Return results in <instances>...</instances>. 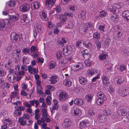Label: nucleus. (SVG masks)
<instances>
[{
	"label": "nucleus",
	"mask_w": 129,
	"mask_h": 129,
	"mask_svg": "<svg viewBox=\"0 0 129 129\" xmlns=\"http://www.w3.org/2000/svg\"><path fill=\"white\" fill-rule=\"evenodd\" d=\"M93 26L92 24L90 22L84 23L81 26L80 31L82 34H84L87 30L88 28H90Z\"/></svg>",
	"instance_id": "nucleus-1"
},
{
	"label": "nucleus",
	"mask_w": 129,
	"mask_h": 129,
	"mask_svg": "<svg viewBox=\"0 0 129 129\" xmlns=\"http://www.w3.org/2000/svg\"><path fill=\"white\" fill-rule=\"evenodd\" d=\"M16 74L14 73L11 72L8 76V80L12 83L16 81Z\"/></svg>",
	"instance_id": "nucleus-2"
},
{
	"label": "nucleus",
	"mask_w": 129,
	"mask_h": 129,
	"mask_svg": "<svg viewBox=\"0 0 129 129\" xmlns=\"http://www.w3.org/2000/svg\"><path fill=\"white\" fill-rule=\"evenodd\" d=\"M17 109L15 110L14 112V114L16 116H20L21 114V111H23L25 109V108L23 107L20 106H18L17 107H15V108Z\"/></svg>",
	"instance_id": "nucleus-3"
},
{
	"label": "nucleus",
	"mask_w": 129,
	"mask_h": 129,
	"mask_svg": "<svg viewBox=\"0 0 129 129\" xmlns=\"http://www.w3.org/2000/svg\"><path fill=\"white\" fill-rule=\"evenodd\" d=\"M119 93L122 96L128 95L129 94V88L127 87L123 88L120 90Z\"/></svg>",
	"instance_id": "nucleus-4"
},
{
	"label": "nucleus",
	"mask_w": 129,
	"mask_h": 129,
	"mask_svg": "<svg viewBox=\"0 0 129 129\" xmlns=\"http://www.w3.org/2000/svg\"><path fill=\"white\" fill-rule=\"evenodd\" d=\"M59 97L60 101H64L68 99V95L65 91H63L60 93Z\"/></svg>",
	"instance_id": "nucleus-5"
},
{
	"label": "nucleus",
	"mask_w": 129,
	"mask_h": 129,
	"mask_svg": "<svg viewBox=\"0 0 129 129\" xmlns=\"http://www.w3.org/2000/svg\"><path fill=\"white\" fill-rule=\"evenodd\" d=\"M56 0H46L45 4L48 8H50L55 4Z\"/></svg>",
	"instance_id": "nucleus-6"
},
{
	"label": "nucleus",
	"mask_w": 129,
	"mask_h": 129,
	"mask_svg": "<svg viewBox=\"0 0 129 129\" xmlns=\"http://www.w3.org/2000/svg\"><path fill=\"white\" fill-rule=\"evenodd\" d=\"M30 8L29 5L26 3H24L21 6L20 10L22 12H26Z\"/></svg>",
	"instance_id": "nucleus-7"
},
{
	"label": "nucleus",
	"mask_w": 129,
	"mask_h": 129,
	"mask_svg": "<svg viewBox=\"0 0 129 129\" xmlns=\"http://www.w3.org/2000/svg\"><path fill=\"white\" fill-rule=\"evenodd\" d=\"M124 78L123 77H119L116 78L114 80L115 83L116 84H120L124 82Z\"/></svg>",
	"instance_id": "nucleus-8"
},
{
	"label": "nucleus",
	"mask_w": 129,
	"mask_h": 129,
	"mask_svg": "<svg viewBox=\"0 0 129 129\" xmlns=\"http://www.w3.org/2000/svg\"><path fill=\"white\" fill-rule=\"evenodd\" d=\"M120 109L119 111L122 116H124L126 115L127 110L128 109V108L127 107L125 106H121L120 107Z\"/></svg>",
	"instance_id": "nucleus-9"
},
{
	"label": "nucleus",
	"mask_w": 129,
	"mask_h": 129,
	"mask_svg": "<svg viewBox=\"0 0 129 129\" xmlns=\"http://www.w3.org/2000/svg\"><path fill=\"white\" fill-rule=\"evenodd\" d=\"M28 70L31 74H34L38 72V70L37 69H35L33 68L31 66H29L28 67Z\"/></svg>",
	"instance_id": "nucleus-10"
},
{
	"label": "nucleus",
	"mask_w": 129,
	"mask_h": 129,
	"mask_svg": "<svg viewBox=\"0 0 129 129\" xmlns=\"http://www.w3.org/2000/svg\"><path fill=\"white\" fill-rule=\"evenodd\" d=\"M10 37L12 40L15 41H18L19 40L18 36L16 33H14L11 34Z\"/></svg>",
	"instance_id": "nucleus-11"
},
{
	"label": "nucleus",
	"mask_w": 129,
	"mask_h": 129,
	"mask_svg": "<svg viewBox=\"0 0 129 129\" xmlns=\"http://www.w3.org/2000/svg\"><path fill=\"white\" fill-rule=\"evenodd\" d=\"M71 124L69 120L68 119H65L62 124V126L64 128L70 127Z\"/></svg>",
	"instance_id": "nucleus-12"
},
{
	"label": "nucleus",
	"mask_w": 129,
	"mask_h": 129,
	"mask_svg": "<svg viewBox=\"0 0 129 129\" xmlns=\"http://www.w3.org/2000/svg\"><path fill=\"white\" fill-rule=\"evenodd\" d=\"M19 17V15L18 14H16L14 15L9 16V19L12 20L13 21H15L18 20Z\"/></svg>",
	"instance_id": "nucleus-13"
},
{
	"label": "nucleus",
	"mask_w": 129,
	"mask_h": 129,
	"mask_svg": "<svg viewBox=\"0 0 129 129\" xmlns=\"http://www.w3.org/2000/svg\"><path fill=\"white\" fill-rule=\"evenodd\" d=\"M85 12L83 10L80 11L78 13V17L83 19H85Z\"/></svg>",
	"instance_id": "nucleus-14"
},
{
	"label": "nucleus",
	"mask_w": 129,
	"mask_h": 129,
	"mask_svg": "<svg viewBox=\"0 0 129 129\" xmlns=\"http://www.w3.org/2000/svg\"><path fill=\"white\" fill-rule=\"evenodd\" d=\"M67 43L65 38H63L61 39H59L58 41V44L61 46H63L64 44Z\"/></svg>",
	"instance_id": "nucleus-15"
},
{
	"label": "nucleus",
	"mask_w": 129,
	"mask_h": 129,
	"mask_svg": "<svg viewBox=\"0 0 129 129\" xmlns=\"http://www.w3.org/2000/svg\"><path fill=\"white\" fill-rule=\"evenodd\" d=\"M27 67L25 65H23L21 67V70H19L18 72V74H21L22 75H23L24 73V71L27 70Z\"/></svg>",
	"instance_id": "nucleus-16"
},
{
	"label": "nucleus",
	"mask_w": 129,
	"mask_h": 129,
	"mask_svg": "<svg viewBox=\"0 0 129 129\" xmlns=\"http://www.w3.org/2000/svg\"><path fill=\"white\" fill-rule=\"evenodd\" d=\"M98 119L100 122L103 123L105 122L107 119L105 115H101L99 116Z\"/></svg>",
	"instance_id": "nucleus-17"
},
{
	"label": "nucleus",
	"mask_w": 129,
	"mask_h": 129,
	"mask_svg": "<svg viewBox=\"0 0 129 129\" xmlns=\"http://www.w3.org/2000/svg\"><path fill=\"white\" fill-rule=\"evenodd\" d=\"M63 84L68 87H70L72 85V82L70 79L66 78L64 80Z\"/></svg>",
	"instance_id": "nucleus-18"
},
{
	"label": "nucleus",
	"mask_w": 129,
	"mask_h": 129,
	"mask_svg": "<svg viewBox=\"0 0 129 129\" xmlns=\"http://www.w3.org/2000/svg\"><path fill=\"white\" fill-rule=\"evenodd\" d=\"M74 103L80 106L82 105L83 103V100L80 99H76L74 101Z\"/></svg>",
	"instance_id": "nucleus-19"
},
{
	"label": "nucleus",
	"mask_w": 129,
	"mask_h": 129,
	"mask_svg": "<svg viewBox=\"0 0 129 129\" xmlns=\"http://www.w3.org/2000/svg\"><path fill=\"white\" fill-rule=\"evenodd\" d=\"M97 95L99 98H101L104 101L106 100L107 98L104 95V93L100 92H99L97 94Z\"/></svg>",
	"instance_id": "nucleus-20"
},
{
	"label": "nucleus",
	"mask_w": 129,
	"mask_h": 129,
	"mask_svg": "<svg viewBox=\"0 0 129 129\" xmlns=\"http://www.w3.org/2000/svg\"><path fill=\"white\" fill-rule=\"evenodd\" d=\"M18 121L20 124L24 126L26 123V120L23 117H21L19 118Z\"/></svg>",
	"instance_id": "nucleus-21"
},
{
	"label": "nucleus",
	"mask_w": 129,
	"mask_h": 129,
	"mask_svg": "<svg viewBox=\"0 0 129 129\" xmlns=\"http://www.w3.org/2000/svg\"><path fill=\"white\" fill-rule=\"evenodd\" d=\"M79 81L80 83L82 85H85L86 83L87 82L85 79L83 77H80Z\"/></svg>",
	"instance_id": "nucleus-22"
},
{
	"label": "nucleus",
	"mask_w": 129,
	"mask_h": 129,
	"mask_svg": "<svg viewBox=\"0 0 129 129\" xmlns=\"http://www.w3.org/2000/svg\"><path fill=\"white\" fill-rule=\"evenodd\" d=\"M57 76H52L50 78V81H51V82L52 84H54L56 83L57 81Z\"/></svg>",
	"instance_id": "nucleus-23"
},
{
	"label": "nucleus",
	"mask_w": 129,
	"mask_h": 129,
	"mask_svg": "<svg viewBox=\"0 0 129 129\" xmlns=\"http://www.w3.org/2000/svg\"><path fill=\"white\" fill-rule=\"evenodd\" d=\"M20 51L19 50H16L13 52V55L14 56V58L18 57L19 55V53Z\"/></svg>",
	"instance_id": "nucleus-24"
},
{
	"label": "nucleus",
	"mask_w": 129,
	"mask_h": 129,
	"mask_svg": "<svg viewBox=\"0 0 129 129\" xmlns=\"http://www.w3.org/2000/svg\"><path fill=\"white\" fill-rule=\"evenodd\" d=\"M40 15L42 19L43 20H45V19L47 17L46 12L45 11H42L40 13Z\"/></svg>",
	"instance_id": "nucleus-25"
},
{
	"label": "nucleus",
	"mask_w": 129,
	"mask_h": 129,
	"mask_svg": "<svg viewBox=\"0 0 129 129\" xmlns=\"http://www.w3.org/2000/svg\"><path fill=\"white\" fill-rule=\"evenodd\" d=\"M74 114L76 115L79 116L81 114V112L80 110L77 108H74L73 109Z\"/></svg>",
	"instance_id": "nucleus-26"
},
{
	"label": "nucleus",
	"mask_w": 129,
	"mask_h": 129,
	"mask_svg": "<svg viewBox=\"0 0 129 129\" xmlns=\"http://www.w3.org/2000/svg\"><path fill=\"white\" fill-rule=\"evenodd\" d=\"M5 27V23L4 20H2L0 21V29L1 30H4L5 29H4Z\"/></svg>",
	"instance_id": "nucleus-27"
},
{
	"label": "nucleus",
	"mask_w": 129,
	"mask_h": 129,
	"mask_svg": "<svg viewBox=\"0 0 129 129\" xmlns=\"http://www.w3.org/2000/svg\"><path fill=\"white\" fill-rule=\"evenodd\" d=\"M105 115L109 116L111 114V112L110 110L108 109H106L104 111Z\"/></svg>",
	"instance_id": "nucleus-28"
},
{
	"label": "nucleus",
	"mask_w": 129,
	"mask_h": 129,
	"mask_svg": "<svg viewBox=\"0 0 129 129\" xmlns=\"http://www.w3.org/2000/svg\"><path fill=\"white\" fill-rule=\"evenodd\" d=\"M123 17L125 19L129 15V11L128 10H125L124 11L122 14Z\"/></svg>",
	"instance_id": "nucleus-29"
},
{
	"label": "nucleus",
	"mask_w": 129,
	"mask_h": 129,
	"mask_svg": "<svg viewBox=\"0 0 129 129\" xmlns=\"http://www.w3.org/2000/svg\"><path fill=\"white\" fill-rule=\"evenodd\" d=\"M86 126V123L85 121H82L80 123V126L81 128H83L85 127Z\"/></svg>",
	"instance_id": "nucleus-30"
},
{
	"label": "nucleus",
	"mask_w": 129,
	"mask_h": 129,
	"mask_svg": "<svg viewBox=\"0 0 129 129\" xmlns=\"http://www.w3.org/2000/svg\"><path fill=\"white\" fill-rule=\"evenodd\" d=\"M59 18L61 21L63 22L66 20V16L65 15H61L60 16Z\"/></svg>",
	"instance_id": "nucleus-31"
},
{
	"label": "nucleus",
	"mask_w": 129,
	"mask_h": 129,
	"mask_svg": "<svg viewBox=\"0 0 129 129\" xmlns=\"http://www.w3.org/2000/svg\"><path fill=\"white\" fill-rule=\"evenodd\" d=\"M108 80V78L105 76H103L102 77V80L103 83V84L104 85H106L107 80Z\"/></svg>",
	"instance_id": "nucleus-32"
},
{
	"label": "nucleus",
	"mask_w": 129,
	"mask_h": 129,
	"mask_svg": "<svg viewBox=\"0 0 129 129\" xmlns=\"http://www.w3.org/2000/svg\"><path fill=\"white\" fill-rule=\"evenodd\" d=\"M29 103L31 105H34L35 104L36 105V107L38 106L39 103V102L38 101L34 100L30 101Z\"/></svg>",
	"instance_id": "nucleus-33"
},
{
	"label": "nucleus",
	"mask_w": 129,
	"mask_h": 129,
	"mask_svg": "<svg viewBox=\"0 0 129 129\" xmlns=\"http://www.w3.org/2000/svg\"><path fill=\"white\" fill-rule=\"evenodd\" d=\"M33 6L34 9H36L38 8L40 6L39 3L37 2H35L33 3Z\"/></svg>",
	"instance_id": "nucleus-34"
},
{
	"label": "nucleus",
	"mask_w": 129,
	"mask_h": 129,
	"mask_svg": "<svg viewBox=\"0 0 129 129\" xmlns=\"http://www.w3.org/2000/svg\"><path fill=\"white\" fill-rule=\"evenodd\" d=\"M69 59L68 58H64L62 60H61L60 63V64L64 65L67 63L69 61Z\"/></svg>",
	"instance_id": "nucleus-35"
},
{
	"label": "nucleus",
	"mask_w": 129,
	"mask_h": 129,
	"mask_svg": "<svg viewBox=\"0 0 129 129\" xmlns=\"http://www.w3.org/2000/svg\"><path fill=\"white\" fill-rule=\"evenodd\" d=\"M104 100L100 98H98L97 99L96 103L98 105H100L102 104L103 103Z\"/></svg>",
	"instance_id": "nucleus-36"
},
{
	"label": "nucleus",
	"mask_w": 129,
	"mask_h": 129,
	"mask_svg": "<svg viewBox=\"0 0 129 129\" xmlns=\"http://www.w3.org/2000/svg\"><path fill=\"white\" fill-rule=\"evenodd\" d=\"M6 74V72L3 69L0 67V75L2 77H4Z\"/></svg>",
	"instance_id": "nucleus-37"
},
{
	"label": "nucleus",
	"mask_w": 129,
	"mask_h": 129,
	"mask_svg": "<svg viewBox=\"0 0 129 129\" xmlns=\"http://www.w3.org/2000/svg\"><path fill=\"white\" fill-rule=\"evenodd\" d=\"M67 51L66 52H67V53H66V54H67V53H68V54H70L72 52V48L70 46H68L66 48Z\"/></svg>",
	"instance_id": "nucleus-38"
},
{
	"label": "nucleus",
	"mask_w": 129,
	"mask_h": 129,
	"mask_svg": "<svg viewBox=\"0 0 129 129\" xmlns=\"http://www.w3.org/2000/svg\"><path fill=\"white\" fill-rule=\"evenodd\" d=\"M41 86H37V92L39 93L40 95H43V92L41 91Z\"/></svg>",
	"instance_id": "nucleus-39"
},
{
	"label": "nucleus",
	"mask_w": 129,
	"mask_h": 129,
	"mask_svg": "<svg viewBox=\"0 0 129 129\" xmlns=\"http://www.w3.org/2000/svg\"><path fill=\"white\" fill-rule=\"evenodd\" d=\"M93 96L90 94H88L86 96V100L88 102H90L92 100Z\"/></svg>",
	"instance_id": "nucleus-40"
},
{
	"label": "nucleus",
	"mask_w": 129,
	"mask_h": 129,
	"mask_svg": "<svg viewBox=\"0 0 129 129\" xmlns=\"http://www.w3.org/2000/svg\"><path fill=\"white\" fill-rule=\"evenodd\" d=\"M84 62L87 66L89 67L91 66V61L90 59H88L86 60Z\"/></svg>",
	"instance_id": "nucleus-41"
},
{
	"label": "nucleus",
	"mask_w": 129,
	"mask_h": 129,
	"mask_svg": "<svg viewBox=\"0 0 129 129\" xmlns=\"http://www.w3.org/2000/svg\"><path fill=\"white\" fill-rule=\"evenodd\" d=\"M23 62L24 64H28L29 62V60L26 57H23Z\"/></svg>",
	"instance_id": "nucleus-42"
},
{
	"label": "nucleus",
	"mask_w": 129,
	"mask_h": 129,
	"mask_svg": "<svg viewBox=\"0 0 129 129\" xmlns=\"http://www.w3.org/2000/svg\"><path fill=\"white\" fill-rule=\"evenodd\" d=\"M80 64L77 65L75 66H74V68L73 69L74 71H76L78 70H79L81 69L82 68V67H80Z\"/></svg>",
	"instance_id": "nucleus-43"
},
{
	"label": "nucleus",
	"mask_w": 129,
	"mask_h": 129,
	"mask_svg": "<svg viewBox=\"0 0 129 129\" xmlns=\"http://www.w3.org/2000/svg\"><path fill=\"white\" fill-rule=\"evenodd\" d=\"M62 54L60 51H58L56 53L57 58V59H59L61 58Z\"/></svg>",
	"instance_id": "nucleus-44"
},
{
	"label": "nucleus",
	"mask_w": 129,
	"mask_h": 129,
	"mask_svg": "<svg viewBox=\"0 0 129 129\" xmlns=\"http://www.w3.org/2000/svg\"><path fill=\"white\" fill-rule=\"evenodd\" d=\"M95 112L94 109L92 108L89 110L88 112V114L91 116H93L95 114Z\"/></svg>",
	"instance_id": "nucleus-45"
},
{
	"label": "nucleus",
	"mask_w": 129,
	"mask_h": 129,
	"mask_svg": "<svg viewBox=\"0 0 129 129\" xmlns=\"http://www.w3.org/2000/svg\"><path fill=\"white\" fill-rule=\"evenodd\" d=\"M12 61L11 59H9L8 60L7 63L5 65V67H6V66H7L8 68H9L8 67H11L12 66Z\"/></svg>",
	"instance_id": "nucleus-46"
},
{
	"label": "nucleus",
	"mask_w": 129,
	"mask_h": 129,
	"mask_svg": "<svg viewBox=\"0 0 129 129\" xmlns=\"http://www.w3.org/2000/svg\"><path fill=\"white\" fill-rule=\"evenodd\" d=\"M52 100V98L49 96H48L46 99V101L47 104L49 105H50L51 104L50 101Z\"/></svg>",
	"instance_id": "nucleus-47"
},
{
	"label": "nucleus",
	"mask_w": 129,
	"mask_h": 129,
	"mask_svg": "<svg viewBox=\"0 0 129 129\" xmlns=\"http://www.w3.org/2000/svg\"><path fill=\"white\" fill-rule=\"evenodd\" d=\"M110 41L111 40L109 38H107L105 41L104 43L105 45H107L108 47L110 43Z\"/></svg>",
	"instance_id": "nucleus-48"
},
{
	"label": "nucleus",
	"mask_w": 129,
	"mask_h": 129,
	"mask_svg": "<svg viewBox=\"0 0 129 129\" xmlns=\"http://www.w3.org/2000/svg\"><path fill=\"white\" fill-rule=\"evenodd\" d=\"M8 5L10 7H13L15 5V3L14 2L12 1H10L8 2Z\"/></svg>",
	"instance_id": "nucleus-49"
},
{
	"label": "nucleus",
	"mask_w": 129,
	"mask_h": 129,
	"mask_svg": "<svg viewBox=\"0 0 129 129\" xmlns=\"http://www.w3.org/2000/svg\"><path fill=\"white\" fill-rule=\"evenodd\" d=\"M93 37L94 38L98 39L100 38V35L99 33L97 32H95L93 34Z\"/></svg>",
	"instance_id": "nucleus-50"
},
{
	"label": "nucleus",
	"mask_w": 129,
	"mask_h": 129,
	"mask_svg": "<svg viewBox=\"0 0 129 129\" xmlns=\"http://www.w3.org/2000/svg\"><path fill=\"white\" fill-rule=\"evenodd\" d=\"M120 29H121L120 28ZM121 29H119L117 31H116V34L117 37H119L121 35Z\"/></svg>",
	"instance_id": "nucleus-51"
},
{
	"label": "nucleus",
	"mask_w": 129,
	"mask_h": 129,
	"mask_svg": "<svg viewBox=\"0 0 129 129\" xmlns=\"http://www.w3.org/2000/svg\"><path fill=\"white\" fill-rule=\"evenodd\" d=\"M37 49L36 47L34 46H32L30 49V50L31 51V54L35 52L37 50Z\"/></svg>",
	"instance_id": "nucleus-52"
},
{
	"label": "nucleus",
	"mask_w": 129,
	"mask_h": 129,
	"mask_svg": "<svg viewBox=\"0 0 129 129\" xmlns=\"http://www.w3.org/2000/svg\"><path fill=\"white\" fill-rule=\"evenodd\" d=\"M106 56V54H102L99 56V58L100 59L103 60L105 59Z\"/></svg>",
	"instance_id": "nucleus-53"
},
{
	"label": "nucleus",
	"mask_w": 129,
	"mask_h": 129,
	"mask_svg": "<svg viewBox=\"0 0 129 129\" xmlns=\"http://www.w3.org/2000/svg\"><path fill=\"white\" fill-rule=\"evenodd\" d=\"M100 15V16L102 17H105L106 15V13L105 11H101Z\"/></svg>",
	"instance_id": "nucleus-54"
},
{
	"label": "nucleus",
	"mask_w": 129,
	"mask_h": 129,
	"mask_svg": "<svg viewBox=\"0 0 129 129\" xmlns=\"http://www.w3.org/2000/svg\"><path fill=\"white\" fill-rule=\"evenodd\" d=\"M68 26L70 29L72 28L73 26V24L72 22L69 21L68 22Z\"/></svg>",
	"instance_id": "nucleus-55"
},
{
	"label": "nucleus",
	"mask_w": 129,
	"mask_h": 129,
	"mask_svg": "<svg viewBox=\"0 0 129 129\" xmlns=\"http://www.w3.org/2000/svg\"><path fill=\"white\" fill-rule=\"evenodd\" d=\"M69 9L70 10H72V11H74L77 9V7L74 6H70Z\"/></svg>",
	"instance_id": "nucleus-56"
},
{
	"label": "nucleus",
	"mask_w": 129,
	"mask_h": 129,
	"mask_svg": "<svg viewBox=\"0 0 129 129\" xmlns=\"http://www.w3.org/2000/svg\"><path fill=\"white\" fill-rule=\"evenodd\" d=\"M25 120H28L29 118V115L27 114H25L22 117Z\"/></svg>",
	"instance_id": "nucleus-57"
},
{
	"label": "nucleus",
	"mask_w": 129,
	"mask_h": 129,
	"mask_svg": "<svg viewBox=\"0 0 129 129\" xmlns=\"http://www.w3.org/2000/svg\"><path fill=\"white\" fill-rule=\"evenodd\" d=\"M23 104L24 106L28 108L30 107L31 106V105L27 102H24Z\"/></svg>",
	"instance_id": "nucleus-58"
},
{
	"label": "nucleus",
	"mask_w": 129,
	"mask_h": 129,
	"mask_svg": "<svg viewBox=\"0 0 129 129\" xmlns=\"http://www.w3.org/2000/svg\"><path fill=\"white\" fill-rule=\"evenodd\" d=\"M88 74H89L91 76L95 72L93 70H92L91 69L90 70H88Z\"/></svg>",
	"instance_id": "nucleus-59"
},
{
	"label": "nucleus",
	"mask_w": 129,
	"mask_h": 129,
	"mask_svg": "<svg viewBox=\"0 0 129 129\" xmlns=\"http://www.w3.org/2000/svg\"><path fill=\"white\" fill-rule=\"evenodd\" d=\"M119 116V114L117 112H115L114 113L112 117L113 119H115L117 118Z\"/></svg>",
	"instance_id": "nucleus-60"
},
{
	"label": "nucleus",
	"mask_w": 129,
	"mask_h": 129,
	"mask_svg": "<svg viewBox=\"0 0 129 129\" xmlns=\"http://www.w3.org/2000/svg\"><path fill=\"white\" fill-rule=\"evenodd\" d=\"M22 75L21 74H19L18 72V75L17 76V75L16 77V81H19L22 78Z\"/></svg>",
	"instance_id": "nucleus-61"
},
{
	"label": "nucleus",
	"mask_w": 129,
	"mask_h": 129,
	"mask_svg": "<svg viewBox=\"0 0 129 129\" xmlns=\"http://www.w3.org/2000/svg\"><path fill=\"white\" fill-rule=\"evenodd\" d=\"M4 122L6 125L9 126V125L10 124L11 122L10 120L8 119H6L4 121Z\"/></svg>",
	"instance_id": "nucleus-62"
},
{
	"label": "nucleus",
	"mask_w": 129,
	"mask_h": 129,
	"mask_svg": "<svg viewBox=\"0 0 129 129\" xmlns=\"http://www.w3.org/2000/svg\"><path fill=\"white\" fill-rule=\"evenodd\" d=\"M56 12L57 13H59L61 11V8L60 6H57L56 7Z\"/></svg>",
	"instance_id": "nucleus-63"
},
{
	"label": "nucleus",
	"mask_w": 129,
	"mask_h": 129,
	"mask_svg": "<svg viewBox=\"0 0 129 129\" xmlns=\"http://www.w3.org/2000/svg\"><path fill=\"white\" fill-rule=\"evenodd\" d=\"M21 94L22 95L24 96H26L27 94V93L23 90H22L21 91Z\"/></svg>",
	"instance_id": "nucleus-64"
}]
</instances>
